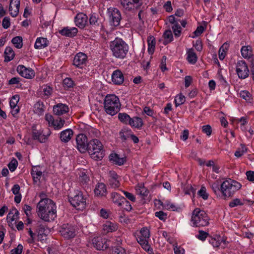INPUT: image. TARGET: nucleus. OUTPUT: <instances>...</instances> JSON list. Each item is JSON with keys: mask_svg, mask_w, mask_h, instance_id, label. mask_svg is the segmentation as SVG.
<instances>
[{"mask_svg": "<svg viewBox=\"0 0 254 254\" xmlns=\"http://www.w3.org/2000/svg\"><path fill=\"white\" fill-rule=\"evenodd\" d=\"M110 49L112 56L120 60H123L127 58L129 51V46L122 38L116 37L110 43Z\"/></svg>", "mask_w": 254, "mask_h": 254, "instance_id": "nucleus-1", "label": "nucleus"}, {"mask_svg": "<svg viewBox=\"0 0 254 254\" xmlns=\"http://www.w3.org/2000/svg\"><path fill=\"white\" fill-rule=\"evenodd\" d=\"M242 187L241 184L231 179L224 181L221 184V197L225 200H227L234 195Z\"/></svg>", "mask_w": 254, "mask_h": 254, "instance_id": "nucleus-2", "label": "nucleus"}, {"mask_svg": "<svg viewBox=\"0 0 254 254\" xmlns=\"http://www.w3.org/2000/svg\"><path fill=\"white\" fill-rule=\"evenodd\" d=\"M121 104L119 98L115 94H108L104 100L105 112L112 116L117 114L120 110Z\"/></svg>", "mask_w": 254, "mask_h": 254, "instance_id": "nucleus-3", "label": "nucleus"}, {"mask_svg": "<svg viewBox=\"0 0 254 254\" xmlns=\"http://www.w3.org/2000/svg\"><path fill=\"white\" fill-rule=\"evenodd\" d=\"M91 158L95 160H101L105 155L102 142L97 139H92L88 142L87 149Z\"/></svg>", "mask_w": 254, "mask_h": 254, "instance_id": "nucleus-4", "label": "nucleus"}, {"mask_svg": "<svg viewBox=\"0 0 254 254\" xmlns=\"http://www.w3.org/2000/svg\"><path fill=\"white\" fill-rule=\"evenodd\" d=\"M209 218L206 213L199 208H195L192 213L191 222L193 227H205L209 225Z\"/></svg>", "mask_w": 254, "mask_h": 254, "instance_id": "nucleus-5", "label": "nucleus"}, {"mask_svg": "<svg viewBox=\"0 0 254 254\" xmlns=\"http://www.w3.org/2000/svg\"><path fill=\"white\" fill-rule=\"evenodd\" d=\"M150 236L149 230L146 227H143L138 234H137L136 239L137 242L145 251L149 254H153V249L149 245Z\"/></svg>", "mask_w": 254, "mask_h": 254, "instance_id": "nucleus-6", "label": "nucleus"}, {"mask_svg": "<svg viewBox=\"0 0 254 254\" xmlns=\"http://www.w3.org/2000/svg\"><path fill=\"white\" fill-rule=\"evenodd\" d=\"M68 199L70 204L77 210H83L86 206V198L81 191H74L68 195Z\"/></svg>", "mask_w": 254, "mask_h": 254, "instance_id": "nucleus-7", "label": "nucleus"}, {"mask_svg": "<svg viewBox=\"0 0 254 254\" xmlns=\"http://www.w3.org/2000/svg\"><path fill=\"white\" fill-rule=\"evenodd\" d=\"M107 16L111 26L117 27L120 25L122 15L118 8L114 7L108 8L107 10Z\"/></svg>", "mask_w": 254, "mask_h": 254, "instance_id": "nucleus-8", "label": "nucleus"}, {"mask_svg": "<svg viewBox=\"0 0 254 254\" xmlns=\"http://www.w3.org/2000/svg\"><path fill=\"white\" fill-rule=\"evenodd\" d=\"M121 5L124 11L134 12L140 8L142 0H120Z\"/></svg>", "mask_w": 254, "mask_h": 254, "instance_id": "nucleus-9", "label": "nucleus"}, {"mask_svg": "<svg viewBox=\"0 0 254 254\" xmlns=\"http://www.w3.org/2000/svg\"><path fill=\"white\" fill-rule=\"evenodd\" d=\"M88 63V59L86 54L82 52L77 53L74 57L72 64L79 69L85 68Z\"/></svg>", "mask_w": 254, "mask_h": 254, "instance_id": "nucleus-10", "label": "nucleus"}, {"mask_svg": "<svg viewBox=\"0 0 254 254\" xmlns=\"http://www.w3.org/2000/svg\"><path fill=\"white\" fill-rule=\"evenodd\" d=\"M45 119L48 122V126L53 127L55 130L62 129L65 123L64 119L59 117L54 119L53 116L49 114L45 115Z\"/></svg>", "mask_w": 254, "mask_h": 254, "instance_id": "nucleus-11", "label": "nucleus"}, {"mask_svg": "<svg viewBox=\"0 0 254 254\" xmlns=\"http://www.w3.org/2000/svg\"><path fill=\"white\" fill-rule=\"evenodd\" d=\"M236 71L238 77L244 79L249 76L250 71L246 62L244 60L238 61L236 64Z\"/></svg>", "mask_w": 254, "mask_h": 254, "instance_id": "nucleus-12", "label": "nucleus"}, {"mask_svg": "<svg viewBox=\"0 0 254 254\" xmlns=\"http://www.w3.org/2000/svg\"><path fill=\"white\" fill-rule=\"evenodd\" d=\"M56 204L51 199L42 198L37 205V212L38 215L40 213L45 212L48 209L52 210V207L55 206Z\"/></svg>", "mask_w": 254, "mask_h": 254, "instance_id": "nucleus-13", "label": "nucleus"}, {"mask_svg": "<svg viewBox=\"0 0 254 254\" xmlns=\"http://www.w3.org/2000/svg\"><path fill=\"white\" fill-rule=\"evenodd\" d=\"M51 132L49 129L47 134H43V130L37 129L35 126H33L32 127V137L34 140H37L40 143H45L48 139V137L51 134Z\"/></svg>", "mask_w": 254, "mask_h": 254, "instance_id": "nucleus-14", "label": "nucleus"}, {"mask_svg": "<svg viewBox=\"0 0 254 254\" xmlns=\"http://www.w3.org/2000/svg\"><path fill=\"white\" fill-rule=\"evenodd\" d=\"M77 149L81 153H85L87 151L88 142L87 137L84 134H78L76 138Z\"/></svg>", "mask_w": 254, "mask_h": 254, "instance_id": "nucleus-15", "label": "nucleus"}, {"mask_svg": "<svg viewBox=\"0 0 254 254\" xmlns=\"http://www.w3.org/2000/svg\"><path fill=\"white\" fill-rule=\"evenodd\" d=\"M60 232L61 235L67 239L73 238L75 236V231L74 226L69 224H63Z\"/></svg>", "mask_w": 254, "mask_h": 254, "instance_id": "nucleus-16", "label": "nucleus"}, {"mask_svg": "<svg viewBox=\"0 0 254 254\" xmlns=\"http://www.w3.org/2000/svg\"><path fill=\"white\" fill-rule=\"evenodd\" d=\"M52 210L48 209L45 212L39 214L38 216L45 222H51L57 217V206L52 207Z\"/></svg>", "mask_w": 254, "mask_h": 254, "instance_id": "nucleus-17", "label": "nucleus"}, {"mask_svg": "<svg viewBox=\"0 0 254 254\" xmlns=\"http://www.w3.org/2000/svg\"><path fill=\"white\" fill-rule=\"evenodd\" d=\"M108 176V183L110 187L113 189L118 188L121 185L120 176L114 171H110Z\"/></svg>", "mask_w": 254, "mask_h": 254, "instance_id": "nucleus-18", "label": "nucleus"}, {"mask_svg": "<svg viewBox=\"0 0 254 254\" xmlns=\"http://www.w3.org/2000/svg\"><path fill=\"white\" fill-rule=\"evenodd\" d=\"M17 71L22 77L31 79L35 76L34 71L31 68H27L24 65L20 64L17 67Z\"/></svg>", "mask_w": 254, "mask_h": 254, "instance_id": "nucleus-19", "label": "nucleus"}, {"mask_svg": "<svg viewBox=\"0 0 254 254\" xmlns=\"http://www.w3.org/2000/svg\"><path fill=\"white\" fill-rule=\"evenodd\" d=\"M209 242L213 247L218 248L220 247L222 249L226 248L228 244L226 237H221L220 236L217 237V238H211Z\"/></svg>", "mask_w": 254, "mask_h": 254, "instance_id": "nucleus-20", "label": "nucleus"}, {"mask_svg": "<svg viewBox=\"0 0 254 254\" xmlns=\"http://www.w3.org/2000/svg\"><path fill=\"white\" fill-rule=\"evenodd\" d=\"M88 17L86 14L80 12L76 14L74 18L75 25L80 28H83L87 23Z\"/></svg>", "mask_w": 254, "mask_h": 254, "instance_id": "nucleus-21", "label": "nucleus"}, {"mask_svg": "<svg viewBox=\"0 0 254 254\" xmlns=\"http://www.w3.org/2000/svg\"><path fill=\"white\" fill-rule=\"evenodd\" d=\"M92 244L97 250H103L104 248L106 249L108 247L106 239L100 236L93 238Z\"/></svg>", "mask_w": 254, "mask_h": 254, "instance_id": "nucleus-22", "label": "nucleus"}, {"mask_svg": "<svg viewBox=\"0 0 254 254\" xmlns=\"http://www.w3.org/2000/svg\"><path fill=\"white\" fill-rule=\"evenodd\" d=\"M53 110L54 115L60 116L68 113L69 108L65 104L58 103L54 106Z\"/></svg>", "mask_w": 254, "mask_h": 254, "instance_id": "nucleus-23", "label": "nucleus"}, {"mask_svg": "<svg viewBox=\"0 0 254 254\" xmlns=\"http://www.w3.org/2000/svg\"><path fill=\"white\" fill-rule=\"evenodd\" d=\"M20 0H10L9 11L12 17H16L18 14Z\"/></svg>", "mask_w": 254, "mask_h": 254, "instance_id": "nucleus-24", "label": "nucleus"}, {"mask_svg": "<svg viewBox=\"0 0 254 254\" xmlns=\"http://www.w3.org/2000/svg\"><path fill=\"white\" fill-rule=\"evenodd\" d=\"M112 80L116 85H121L124 81V75L120 69H117L113 71L112 74Z\"/></svg>", "mask_w": 254, "mask_h": 254, "instance_id": "nucleus-25", "label": "nucleus"}, {"mask_svg": "<svg viewBox=\"0 0 254 254\" xmlns=\"http://www.w3.org/2000/svg\"><path fill=\"white\" fill-rule=\"evenodd\" d=\"M111 201L119 207L123 206L125 198L117 192H112L110 194Z\"/></svg>", "mask_w": 254, "mask_h": 254, "instance_id": "nucleus-26", "label": "nucleus"}, {"mask_svg": "<svg viewBox=\"0 0 254 254\" xmlns=\"http://www.w3.org/2000/svg\"><path fill=\"white\" fill-rule=\"evenodd\" d=\"M78 32L77 28L75 27H64L59 31V33L63 36L68 37H73L75 36Z\"/></svg>", "mask_w": 254, "mask_h": 254, "instance_id": "nucleus-27", "label": "nucleus"}, {"mask_svg": "<svg viewBox=\"0 0 254 254\" xmlns=\"http://www.w3.org/2000/svg\"><path fill=\"white\" fill-rule=\"evenodd\" d=\"M50 44L49 41L46 38L42 37H38L34 44L36 49H42L48 47Z\"/></svg>", "mask_w": 254, "mask_h": 254, "instance_id": "nucleus-28", "label": "nucleus"}, {"mask_svg": "<svg viewBox=\"0 0 254 254\" xmlns=\"http://www.w3.org/2000/svg\"><path fill=\"white\" fill-rule=\"evenodd\" d=\"M73 135V130L71 129L68 128L61 132L60 138L62 142L66 143L71 139Z\"/></svg>", "mask_w": 254, "mask_h": 254, "instance_id": "nucleus-29", "label": "nucleus"}, {"mask_svg": "<svg viewBox=\"0 0 254 254\" xmlns=\"http://www.w3.org/2000/svg\"><path fill=\"white\" fill-rule=\"evenodd\" d=\"M20 97L17 94L12 96L10 101L9 105L11 108L13 109V115L17 114L19 112V108L17 106L18 102H19Z\"/></svg>", "mask_w": 254, "mask_h": 254, "instance_id": "nucleus-30", "label": "nucleus"}, {"mask_svg": "<svg viewBox=\"0 0 254 254\" xmlns=\"http://www.w3.org/2000/svg\"><path fill=\"white\" fill-rule=\"evenodd\" d=\"M33 181L37 183L39 181L42 175V172L39 166H33L31 171Z\"/></svg>", "mask_w": 254, "mask_h": 254, "instance_id": "nucleus-31", "label": "nucleus"}, {"mask_svg": "<svg viewBox=\"0 0 254 254\" xmlns=\"http://www.w3.org/2000/svg\"><path fill=\"white\" fill-rule=\"evenodd\" d=\"M118 228V224L111 221H106L103 225V229L106 233L115 232Z\"/></svg>", "mask_w": 254, "mask_h": 254, "instance_id": "nucleus-32", "label": "nucleus"}, {"mask_svg": "<svg viewBox=\"0 0 254 254\" xmlns=\"http://www.w3.org/2000/svg\"><path fill=\"white\" fill-rule=\"evenodd\" d=\"M241 53L242 57L247 59L252 58L253 56V49L250 45L242 46L241 49Z\"/></svg>", "mask_w": 254, "mask_h": 254, "instance_id": "nucleus-33", "label": "nucleus"}, {"mask_svg": "<svg viewBox=\"0 0 254 254\" xmlns=\"http://www.w3.org/2000/svg\"><path fill=\"white\" fill-rule=\"evenodd\" d=\"M94 192L96 195L103 196L107 193L106 186L104 183H98L95 187Z\"/></svg>", "mask_w": 254, "mask_h": 254, "instance_id": "nucleus-34", "label": "nucleus"}, {"mask_svg": "<svg viewBox=\"0 0 254 254\" xmlns=\"http://www.w3.org/2000/svg\"><path fill=\"white\" fill-rule=\"evenodd\" d=\"M187 59L191 64H195L197 61V57L192 48L189 49L187 52Z\"/></svg>", "mask_w": 254, "mask_h": 254, "instance_id": "nucleus-35", "label": "nucleus"}, {"mask_svg": "<svg viewBox=\"0 0 254 254\" xmlns=\"http://www.w3.org/2000/svg\"><path fill=\"white\" fill-rule=\"evenodd\" d=\"M128 124L132 127L140 128L143 125V122L141 118L137 117H134L132 118H130Z\"/></svg>", "mask_w": 254, "mask_h": 254, "instance_id": "nucleus-36", "label": "nucleus"}, {"mask_svg": "<svg viewBox=\"0 0 254 254\" xmlns=\"http://www.w3.org/2000/svg\"><path fill=\"white\" fill-rule=\"evenodd\" d=\"M45 107L44 103L41 101L37 102L34 105V112L39 116L43 115Z\"/></svg>", "mask_w": 254, "mask_h": 254, "instance_id": "nucleus-37", "label": "nucleus"}, {"mask_svg": "<svg viewBox=\"0 0 254 254\" xmlns=\"http://www.w3.org/2000/svg\"><path fill=\"white\" fill-rule=\"evenodd\" d=\"M4 62H9L12 60L15 56V54L12 49L10 47H7L4 51Z\"/></svg>", "mask_w": 254, "mask_h": 254, "instance_id": "nucleus-38", "label": "nucleus"}, {"mask_svg": "<svg viewBox=\"0 0 254 254\" xmlns=\"http://www.w3.org/2000/svg\"><path fill=\"white\" fill-rule=\"evenodd\" d=\"M148 52L152 55L154 52L155 47V39L153 36H149L147 38Z\"/></svg>", "mask_w": 254, "mask_h": 254, "instance_id": "nucleus-39", "label": "nucleus"}, {"mask_svg": "<svg viewBox=\"0 0 254 254\" xmlns=\"http://www.w3.org/2000/svg\"><path fill=\"white\" fill-rule=\"evenodd\" d=\"M110 160L114 162L116 164L121 166L126 162V159L124 158H120L116 153H112L110 156Z\"/></svg>", "mask_w": 254, "mask_h": 254, "instance_id": "nucleus-40", "label": "nucleus"}, {"mask_svg": "<svg viewBox=\"0 0 254 254\" xmlns=\"http://www.w3.org/2000/svg\"><path fill=\"white\" fill-rule=\"evenodd\" d=\"M86 134L91 137H98L100 135V132L97 129L91 127H86Z\"/></svg>", "mask_w": 254, "mask_h": 254, "instance_id": "nucleus-41", "label": "nucleus"}, {"mask_svg": "<svg viewBox=\"0 0 254 254\" xmlns=\"http://www.w3.org/2000/svg\"><path fill=\"white\" fill-rule=\"evenodd\" d=\"M229 47V44L225 43L220 47L219 50V58L220 60H223L226 55V53Z\"/></svg>", "mask_w": 254, "mask_h": 254, "instance_id": "nucleus-42", "label": "nucleus"}, {"mask_svg": "<svg viewBox=\"0 0 254 254\" xmlns=\"http://www.w3.org/2000/svg\"><path fill=\"white\" fill-rule=\"evenodd\" d=\"M42 94L45 98H48L53 92V88L47 85H43L40 89Z\"/></svg>", "mask_w": 254, "mask_h": 254, "instance_id": "nucleus-43", "label": "nucleus"}, {"mask_svg": "<svg viewBox=\"0 0 254 254\" xmlns=\"http://www.w3.org/2000/svg\"><path fill=\"white\" fill-rule=\"evenodd\" d=\"M161 205L164 209L168 210L177 211L179 208V207L177 205L168 200H166L164 203H162Z\"/></svg>", "mask_w": 254, "mask_h": 254, "instance_id": "nucleus-44", "label": "nucleus"}, {"mask_svg": "<svg viewBox=\"0 0 254 254\" xmlns=\"http://www.w3.org/2000/svg\"><path fill=\"white\" fill-rule=\"evenodd\" d=\"M241 98L246 100L247 102L252 103L253 99L251 94L247 90H242L239 93Z\"/></svg>", "mask_w": 254, "mask_h": 254, "instance_id": "nucleus-45", "label": "nucleus"}, {"mask_svg": "<svg viewBox=\"0 0 254 254\" xmlns=\"http://www.w3.org/2000/svg\"><path fill=\"white\" fill-rule=\"evenodd\" d=\"M163 38L164 39L163 42L164 45L171 42L173 40V36L171 30L170 29L165 30L163 33Z\"/></svg>", "mask_w": 254, "mask_h": 254, "instance_id": "nucleus-46", "label": "nucleus"}, {"mask_svg": "<svg viewBox=\"0 0 254 254\" xmlns=\"http://www.w3.org/2000/svg\"><path fill=\"white\" fill-rule=\"evenodd\" d=\"M132 131L131 129L128 128H123L119 132V135L122 140L125 141L128 138L130 137Z\"/></svg>", "mask_w": 254, "mask_h": 254, "instance_id": "nucleus-47", "label": "nucleus"}, {"mask_svg": "<svg viewBox=\"0 0 254 254\" xmlns=\"http://www.w3.org/2000/svg\"><path fill=\"white\" fill-rule=\"evenodd\" d=\"M136 191L138 194L142 196H147L149 193L148 190L142 184H139L136 186Z\"/></svg>", "mask_w": 254, "mask_h": 254, "instance_id": "nucleus-48", "label": "nucleus"}, {"mask_svg": "<svg viewBox=\"0 0 254 254\" xmlns=\"http://www.w3.org/2000/svg\"><path fill=\"white\" fill-rule=\"evenodd\" d=\"M172 29L175 37L178 38L181 36L182 33V27L179 25V22L173 24Z\"/></svg>", "mask_w": 254, "mask_h": 254, "instance_id": "nucleus-49", "label": "nucleus"}, {"mask_svg": "<svg viewBox=\"0 0 254 254\" xmlns=\"http://www.w3.org/2000/svg\"><path fill=\"white\" fill-rule=\"evenodd\" d=\"M18 210L14 208L9 212L7 216V219H9L11 221H13L18 217Z\"/></svg>", "mask_w": 254, "mask_h": 254, "instance_id": "nucleus-50", "label": "nucleus"}, {"mask_svg": "<svg viewBox=\"0 0 254 254\" xmlns=\"http://www.w3.org/2000/svg\"><path fill=\"white\" fill-rule=\"evenodd\" d=\"M186 101L185 97L181 93L177 95L175 98L174 102L176 107L183 104Z\"/></svg>", "mask_w": 254, "mask_h": 254, "instance_id": "nucleus-51", "label": "nucleus"}, {"mask_svg": "<svg viewBox=\"0 0 254 254\" xmlns=\"http://www.w3.org/2000/svg\"><path fill=\"white\" fill-rule=\"evenodd\" d=\"M11 42L15 46V47L17 49H20L22 48L23 43H22V38L20 36H16L12 38L11 40Z\"/></svg>", "mask_w": 254, "mask_h": 254, "instance_id": "nucleus-52", "label": "nucleus"}, {"mask_svg": "<svg viewBox=\"0 0 254 254\" xmlns=\"http://www.w3.org/2000/svg\"><path fill=\"white\" fill-rule=\"evenodd\" d=\"M98 20L99 17L98 15H96L95 13L91 14L89 18L90 24L94 27L99 26V23Z\"/></svg>", "mask_w": 254, "mask_h": 254, "instance_id": "nucleus-53", "label": "nucleus"}, {"mask_svg": "<svg viewBox=\"0 0 254 254\" xmlns=\"http://www.w3.org/2000/svg\"><path fill=\"white\" fill-rule=\"evenodd\" d=\"M118 118L121 122L125 124H128L130 117L128 115L125 113H120L118 115Z\"/></svg>", "mask_w": 254, "mask_h": 254, "instance_id": "nucleus-54", "label": "nucleus"}, {"mask_svg": "<svg viewBox=\"0 0 254 254\" xmlns=\"http://www.w3.org/2000/svg\"><path fill=\"white\" fill-rule=\"evenodd\" d=\"M248 148L245 146V145L241 144V148L238 149V150L235 152V155L237 157H241L244 153L247 152Z\"/></svg>", "mask_w": 254, "mask_h": 254, "instance_id": "nucleus-55", "label": "nucleus"}, {"mask_svg": "<svg viewBox=\"0 0 254 254\" xmlns=\"http://www.w3.org/2000/svg\"><path fill=\"white\" fill-rule=\"evenodd\" d=\"M210 187L214 193L217 195H220L221 194V185L218 183H213L210 185Z\"/></svg>", "mask_w": 254, "mask_h": 254, "instance_id": "nucleus-56", "label": "nucleus"}, {"mask_svg": "<svg viewBox=\"0 0 254 254\" xmlns=\"http://www.w3.org/2000/svg\"><path fill=\"white\" fill-rule=\"evenodd\" d=\"M63 85L64 88H71L74 85L73 81L71 78L66 77L63 80Z\"/></svg>", "mask_w": 254, "mask_h": 254, "instance_id": "nucleus-57", "label": "nucleus"}, {"mask_svg": "<svg viewBox=\"0 0 254 254\" xmlns=\"http://www.w3.org/2000/svg\"><path fill=\"white\" fill-rule=\"evenodd\" d=\"M204 24L205 25V26L200 25L198 26L196 29L193 32V34L195 35V36H200L206 28L207 22L204 21Z\"/></svg>", "mask_w": 254, "mask_h": 254, "instance_id": "nucleus-58", "label": "nucleus"}, {"mask_svg": "<svg viewBox=\"0 0 254 254\" xmlns=\"http://www.w3.org/2000/svg\"><path fill=\"white\" fill-rule=\"evenodd\" d=\"M198 194L201 196L204 200H206L208 198V194L206 192V190L205 187L201 186L200 189L198 191Z\"/></svg>", "mask_w": 254, "mask_h": 254, "instance_id": "nucleus-59", "label": "nucleus"}, {"mask_svg": "<svg viewBox=\"0 0 254 254\" xmlns=\"http://www.w3.org/2000/svg\"><path fill=\"white\" fill-rule=\"evenodd\" d=\"M244 202L239 198H235L229 202V206L231 208H233L239 205H243Z\"/></svg>", "mask_w": 254, "mask_h": 254, "instance_id": "nucleus-60", "label": "nucleus"}, {"mask_svg": "<svg viewBox=\"0 0 254 254\" xmlns=\"http://www.w3.org/2000/svg\"><path fill=\"white\" fill-rule=\"evenodd\" d=\"M209 234L202 230H199L198 231V234L196 236V238L202 241H204L206 240L207 237L208 236Z\"/></svg>", "mask_w": 254, "mask_h": 254, "instance_id": "nucleus-61", "label": "nucleus"}, {"mask_svg": "<svg viewBox=\"0 0 254 254\" xmlns=\"http://www.w3.org/2000/svg\"><path fill=\"white\" fill-rule=\"evenodd\" d=\"M155 216L163 221H165L167 218V213L162 211L156 212L155 213Z\"/></svg>", "mask_w": 254, "mask_h": 254, "instance_id": "nucleus-62", "label": "nucleus"}, {"mask_svg": "<svg viewBox=\"0 0 254 254\" xmlns=\"http://www.w3.org/2000/svg\"><path fill=\"white\" fill-rule=\"evenodd\" d=\"M18 165V162L15 159H12L8 165V168L11 172L15 170Z\"/></svg>", "mask_w": 254, "mask_h": 254, "instance_id": "nucleus-63", "label": "nucleus"}, {"mask_svg": "<svg viewBox=\"0 0 254 254\" xmlns=\"http://www.w3.org/2000/svg\"><path fill=\"white\" fill-rule=\"evenodd\" d=\"M113 254H126L125 250L122 247L118 246L113 249Z\"/></svg>", "mask_w": 254, "mask_h": 254, "instance_id": "nucleus-64", "label": "nucleus"}]
</instances>
